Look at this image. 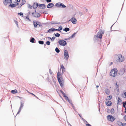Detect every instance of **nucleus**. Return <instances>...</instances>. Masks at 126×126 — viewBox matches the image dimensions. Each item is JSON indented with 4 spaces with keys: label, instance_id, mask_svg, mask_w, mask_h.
Wrapping results in <instances>:
<instances>
[{
    "label": "nucleus",
    "instance_id": "f257e3e1",
    "mask_svg": "<svg viewBox=\"0 0 126 126\" xmlns=\"http://www.w3.org/2000/svg\"><path fill=\"white\" fill-rule=\"evenodd\" d=\"M3 2L5 6H6L8 4H10L9 6L11 8L15 7V4L12 3V0H3Z\"/></svg>",
    "mask_w": 126,
    "mask_h": 126
},
{
    "label": "nucleus",
    "instance_id": "f03ea898",
    "mask_svg": "<svg viewBox=\"0 0 126 126\" xmlns=\"http://www.w3.org/2000/svg\"><path fill=\"white\" fill-rule=\"evenodd\" d=\"M61 75V73L58 72L57 75V78L58 81L61 87H62L63 86V80L62 79V77L61 76L60 77Z\"/></svg>",
    "mask_w": 126,
    "mask_h": 126
},
{
    "label": "nucleus",
    "instance_id": "7ed1b4c3",
    "mask_svg": "<svg viewBox=\"0 0 126 126\" xmlns=\"http://www.w3.org/2000/svg\"><path fill=\"white\" fill-rule=\"evenodd\" d=\"M116 61L117 62H121L123 61L124 60V57L121 54L116 55Z\"/></svg>",
    "mask_w": 126,
    "mask_h": 126
},
{
    "label": "nucleus",
    "instance_id": "20e7f679",
    "mask_svg": "<svg viewBox=\"0 0 126 126\" xmlns=\"http://www.w3.org/2000/svg\"><path fill=\"white\" fill-rule=\"evenodd\" d=\"M104 31L103 30H100L97 33L96 35L97 37L99 38H101L102 37L103 34L104 33Z\"/></svg>",
    "mask_w": 126,
    "mask_h": 126
},
{
    "label": "nucleus",
    "instance_id": "39448f33",
    "mask_svg": "<svg viewBox=\"0 0 126 126\" xmlns=\"http://www.w3.org/2000/svg\"><path fill=\"white\" fill-rule=\"evenodd\" d=\"M59 44L61 46H65L67 44V43L64 40L61 39L58 41Z\"/></svg>",
    "mask_w": 126,
    "mask_h": 126
},
{
    "label": "nucleus",
    "instance_id": "423d86ee",
    "mask_svg": "<svg viewBox=\"0 0 126 126\" xmlns=\"http://www.w3.org/2000/svg\"><path fill=\"white\" fill-rule=\"evenodd\" d=\"M55 6L58 7H61L63 8H66V6L64 5L63 3L61 2H58L56 3L55 5Z\"/></svg>",
    "mask_w": 126,
    "mask_h": 126
},
{
    "label": "nucleus",
    "instance_id": "0eeeda50",
    "mask_svg": "<svg viewBox=\"0 0 126 126\" xmlns=\"http://www.w3.org/2000/svg\"><path fill=\"white\" fill-rule=\"evenodd\" d=\"M117 71L115 70L114 69H113L110 72V75L111 76L114 77L117 75Z\"/></svg>",
    "mask_w": 126,
    "mask_h": 126
},
{
    "label": "nucleus",
    "instance_id": "6e6552de",
    "mask_svg": "<svg viewBox=\"0 0 126 126\" xmlns=\"http://www.w3.org/2000/svg\"><path fill=\"white\" fill-rule=\"evenodd\" d=\"M64 58L65 60H67L69 57L68 52L67 50H65L64 52Z\"/></svg>",
    "mask_w": 126,
    "mask_h": 126
},
{
    "label": "nucleus",
    "instance_id": "1a4fd4ad",
    "mask_svg": "<svg viewBox=\"0 0 126 126\" xmlns=\"http://www.w3.org/2000/svg\"><path fill=\"white\" fill-rule=\"evenodd\" d=\"M108 119L110 121L113 122L115 119L114 117H113L111 115H108L107 116Z\"/></svg>",
    "mask_w": 126,
    "mask_h": 126
},
{
    "label": "nucleus",
    "instance_id": "9d476101",
    "mask_svg": "<svg viewBox=\"0 0 126 126\" xmlns=\"http://www.w3.org/2000/svg\"><path fill=\"white\" fill-rule=\"evenodd\" d=\"M24 103H22V102H20V107L19 108L18 111L17 112L16 115L19 113L20 112L21 110L22 109L24 106Z\"/></svg>",
    "mask_w": 126,
    "mask_h": 126
},
{
    "label": "nucleus",
    "instance_id": "9b49d317",
    "mask_svg": "<svg viewBox=\"0 0 126 126\" xmlns=\"http://www.w3.org/2000/svg\"><path fill=\"white\" fill-rule=\"evenodd\" d=\"M39 8L41 9H44L45 8L46 6L44 4H40L39 3Z\"/></svg>",
    "mask_w": 126,
    "mask_h": 126
},
{
    "label": "nucleus",
    "instance_id": "f8f14e48",
    "mask_svg": "<svg viewBox=\"0 0 126 126\" xmlns=\"http://www.w3.org/2000/svg\"><path fill=\"white\" fill-rule=\"evenodd\" d=\"M125 72L124 69H120L119 72L118 74L120 75H123Z\"/></svg>",
    "mask_w": 126,
    "mask_h": 126
},
{
    "label": "nucleus",
    "instance_id": "ddd939ff",
    "mask_svg": "<svg viewBox=\"0 0 126 126\" xmlns=\"http://www.w3.org/2000/svg\"><path fill=\"white\" fill-rule=\"evenodd\" d=\"M40 14L39 13L36 12L35 10V13L33 15V16L35 17H38L40 16Z\"/></svg>",
    "mask_w": 126,
    "mask_h": 126
},
{
    "label": "nucleus",
    "instance_id": "4468645a",
    "mask_svg": "<svg viewBox=\"0 0 126 126\" xmlns=\"http://www.w3.org/2000/svg\"><path fill=\"white\" fill-rule=\"evenodd\" d=\"M72 22L73 24H76L77 21V20L74 17H73L71 18Z\"/></svg>",
    "mask_w": 126,
    "mask_h": 126
},
{
    "label": "nucleus",
    "instance_id": "2eb2a0df",
    "mask_svg": "<svg viewBox=\"0 0 126 126\" xmlns=\"http://www.w3.org/2000/svg\"><path fill=\"white\" fill-rule=\"evenodd\" d=\"M54 6V4L53 3H49L47 6V8H51L53 7Z\"/></svg>",
    "mask_w": 126,
    "mask_h": 126
},
{
    "label": "nucleus",
    "instance_id": "dca6fc26",
    "mask_svg": "<svg viewBox=\"0 0 126 126\" xmlns=\"http://www.w3.org/2000/svg\"><path fill=\"white\" fill-rule=\"evenodd\" d=\"M37 21L36 20H34L33 21V24L34 27L35 28H36L37 27V26L38 25V23L37 22Z\"/></svg>",
    "mask_w": 126,
    "mask_h": 126
},
{
    "label": "nucleus",
    "instance_id": "f3484780",
    "mask_svg": "<svg viewBox=\"0 0 126 126\" xmlns=\"http://www.w3.org/2000/svg\"><path fill=\"white\" fill-rule=\"evenodd\" d=\"M26 2L25 0H22L21 3L19 5L18 8H20L21 7L23 4H24Z\"/></svg>",
    "mask_w": 126,
    "mask_h": 126
},
{
    "label": "nucleus",
    "instance_id": "a211bd4d",
    "mask_svg": "<svg viewBox=\"0 0 126 126\" xmlns=\"http://www.w3.org/2000/svg\"><path fill=\"white\" fill-rule=\"evenodd\" d=\"M30 41V42L33 43H35L36 42V40L33 37H31Z\"/></svg>",
    "mask_w": 126,
    "mask_h": 126
},
{
    "label": "nucleus",
    "instance_id": "6ab92c4d",
    "mask_svg": "<svg viewBox=\"0 0 126 126\" xmlns=\"http://www.w3.org/2000/svg\"><path fill=\"white\" fill-rule=\"evenodd\" d=\"M105 92L106 94L108 95H109L110 93V90L108 89H106L105 90Z\"/></svg>",
    "mask_w": 126,
    "mask_h": 126
},
{
    "label": "nucleus",
    "instance_id": "aec40b11",
    "mask_svg": "<svg viewBox=\"0 0 126 126\" xmlns=\"http://www.w3.org/2000/svg\"><path fill=\"white\" fill-rule=\"evenodd\" d=\"M61 69H62V72L63 73L65 71V68L63 65L61 66Z\"/></svg>",
    "mask_w": 126,
    "mask_h": 126
},
{
    "label": "nucleus",
    "instance_id": "412c9836",
    "mask_svg": "<svg viewBox=\"0 0 126 126\" xmlns=\"http://www.w3.org/2000/svg\"><path fill=\"white\" fill-rule=\"evenodd\" d=\"M37 22L38 23V25L41 28L43 27L42 25L44 24V23H42L38 21H37Z\"/></svg>",
    "mask_w": 126,
    "mask_h": 126
},
{
    "label": "nucleus",
    "instance_id": "4be33fe9",
    "mask_svg": "<svg viewBox=\"0 0 126 126\" xmlns=\"http://www.w3.org/2000/svg\"><path fill=\"white\" fill-rule=\"evenodd\" d=\"M112 97V96L111 95H110L109 96H108L107 97V98L106 99V101H107V100H110Z\"/></svg>",
    "mask_w": 126,
    "mask_h": 126
},
{
    "label": "nucleus",
    "instance_id": "5701e85b",
    "mask_svg": "<svg viewBox=\"0 0 126 126\" xmlns=\"http://www.w3.org/2000/svg\"><path fill=\"white\" fill-rule=\"evenodd\" d=\"M51 24H60V23H58L57 22H55L52 21L50 22Z\"/></svg>",
    "mask_w": 126,
    "mask_h": 126
},
{
    "label": "nucleus",
    "instance_id": "b1692460",
    "mask_svg": "<svg viewBox=\"0 0 126 126\" xmlns=\"http://www.w3.org/2000/svg\"><path fill=\"white\" fill-rule=\"evenodd\" d=\"M111 104L112 103L111 101H108L106 103V105L108 106H110Z\"/></svg>",
    "mask_w": 126,
    "mask_h": 126
},
{
    "label": "nucleus",
    "instance_id": "393cba45",
    "mask_svg": "<svg viewBox=\"0 0 126 126\" xmlns=\"http://www.w3.org/2000/svg\"><path fill=\"white\" fill-rule=\"evenodd\" d=\"M63 31H65L66 32L69 31L70 30V29L67 27H66L64 28V29H63Z\"/></svg>",
    "mask_w": 126,
    "mask_h": 126
},
{
    "label": "nucleus",
    "instance_id": "a878e982",
    "mask_svg": "<svg viewBox=\"0 0 126 126\" xmlns=\"http://www.w3.org/2000/svg\"><path fill=\"white\" fill-rule=\"evenodd\" d=\"M17 92V91L16 89L12 90L11 91V93L13 94H15Z\"/></svg>",
    "mask_w": 126,
    "mask_h": 126
},
{
    "label": "nucleus",
    "instance_id": "bb28decb",
    "mask_svg": "<svg viewBox=\"0 0 126 126\" xmlns=\"http://www.w3.org/2000/svg\"><path fill=\"white\" fill-rule=\"evenodd\" d=\"M122 101V100L120 98L118 97V98L117 103V104L118 105H119V103Z\"/></svg>",
    "mask_w": 126,
    "mask_h": 126
},
{
    "label": "nucleus",
    "instance_id": "cd10ccee",
    "mask_svg": "<svg viewBox=\"0 0 126 126\" xmlns=\"http://www.w3.org/2000/svg\"><path fill=\"white\" fill-rule=\"evenodd\" d=\"M117 124L119 126H122V125H123V123L120 121L117 122Z\"/></svg>",
    "mask_w": 126,
    "mask_h": 126
},
{
    "label": "nucleus",
    "instance_id": "c85d7f7f",
    "mask_svg": "<svg viewBox=\"0 0 126 126\" xmlns=\"http://www.w3.org/2000/svg\"><path fill=\"white\" fill-rule=\"evenodd\" d=\"M54 35L56 37H59L60 35V34H59L58 33H57L56 34L54 33Z\"/></svg>",
    "mask_w": 126,
    "mask_h": 126
},
{
    "label": "nucleus",
    "instance_id": "c756f323",
    "mask_svg": "<svg viewBox=\"0 0 126 126\" xmlns=\"http://www.w3.org/2000/svg\"><path fill=\"white\" fill-rule=\"evenodd\" d=\"M55 51L57 53H59L60 52V50L58 48L56 47L55 49Z\"/></svg>",
    "mask_w": 126,
    "mask_h": 126
},
{
    "label": "nucleus",
    "instance_id": "7c9ffc66",
    "mask_svg": "<svg viewBox=\"0 0 126 126\" xmlns=\"http://www.w3.org/2000/svg\"><path fill=\"white\" fill-rule=\"evenodd\" d=\"M110 112H111V114H113L114 113L115 111H114V109L113 108H112L110 110Z\"/></svg>",
    "mask_w": 126,
    "mask_h": 126
},
{
    "label": "nucleus",
    "instance_id": "2f4dec72",
    "mask_svg": "<svg viewBox=\"0 0 126 126\" xmlns=\"http://www.w3.org/2000/svg\"><path fill=\"white\" fill-rule=\"evenodd\" d=\"M78 31L77 32H76L74 33H73L72 35L71 36L70 38H73L75 36V34L77 33Z\"/></svg>",
    "mask_w": 126,
    "mask_h": 126
},
{
    "label": "nucleus",
    "instance_id": "473e14b6",
    "mask_svg": "<svg viewBox=\"0 0 126 126\" xmlns=\"http://www.w3.org/2000/svg\"><path fill=\"white\" fill-rule=\"evenodd\" d=\"M64 98L67 101L68 100H69L68 97L66 95V94H65L63 96Z\"/></svg>",
    "mask_w": 126,
    "mask_h": 126
},
{
    "label": "nucleus",
    "instance_id": "72a5a7b5",
    "mask_svg": "<svg viewBox=\"0 0 126 126\" xmlns=\"http://www.w3.org/2000/svg\"><path fill=\"white\" fill-rule=\"evenodd\" d=\"M98 38L96 35L95 36H94V40L95 41H96V40H97Z\"/></svg>",
    "mask_w": 126,
    "mask_h": 126
},
{
    "label": "nucleus",
    "instance_id": "f704fd0d",
    "mask_svg": "<svg viewBox=\"0 0 126 126\" xmlns=\"http://www.w3.org/2000/svg\"><path fill=\"white\" fill-rule=\"evenodd\" d=\"M84 122H86V123H87V124H86V126H92L90 124L88 123V122L85 120L84 119Z\"/></svg>",
    "mask_w": 126,
    "mask_h": 126
},
{
    "label": "nucleus",
    "instance_id": "c9c22d12",
    "mask_svg": "<svg viewBox=\"0 0 126 126\" xmlns=\"http://www.w3.org/2000/svg\"><path fill=\"white\" fill-rule=\"evenodd\" d=\"M38 43L39 44L41 45H43L44 44V42L43 41L41 40H39L38 41Z\"/></svg>",
    "mask_w": 126,
    "mask_h": 126
},
{
    "label": "nucleus",
    "instance_id": "e433bc0d",
    "mask_svg": "<svg viewBox=\"0 0 126 126\" xmlns=\"http://www.w3.org/2000/svg\"><path fill=\"white\" fill-rule=\"evenodd\" d=\"M52 32L53 31V30L52 29V28H50L48 30H47V32H48L49 33H51V32Z\"/></svg>",
    "mask_w": 126,
    "mask_h": 126
},
{
    "label": "nucleus",
    "instance_id": "4c0bfd02",
    "mask_svg": "<svg viewBox=\"0 0 126 126\" xmlns=\"http://www.w3.org/2000/svg\"><path fill=\"white\" fill-rule=\"evenodd\" d=\"M59 30V31L60 32H61V30H62V27L60 26V27H59L58 28V29Z\"/></svg>",
    "mask_w": 126,
    "mask_h": 126
},
{
    "label": "nucleus",
    "instance_id": "58836bf2",
    "mask_svg": "<svg viewBox=\"0 0 126 126\" xmlns=\"http://www.w3.org/2000/svg\"><path fill=\"white\" fill-rule=\"evenodd\" d=\"M35 5V3H34L32 5L33 8L34 9H35L37 8V7H36V6Z\"/></svg>",
    "mask_w": 126,
    "mask_h": 126
},
{
    "label": "nucleus",
    "instance_id": "ea45409f",
    "mask_svg": "<svg viewBox=\"0 0 126 126\" xmlns=\"http://www.w3.org/2000/svg\"><path fill=\"white\" fill-rule=\"evenodd\" d=\"M14 21H15V23L16 24L17 27L18 28L19 26H18V22L16 20H15Z\"/></svg>",
    "mask_w": 126,
    "mask_h": 126
},
{
    "label": "nucleus",
    "instance_id": "a19ab883",
    "mask_svg": "<svg viewBox=\"0 0 126 126\" xmlns=\"http://www.w3.org/2000/svg\"><path fill=\"white\" fill-rule=\"evenodd\" d=\"M56 37H55L53 36L51 38V41L52 42H53L54 40L55 39Z\"/></svg>",
    "mask_w": 126,
    "mask_h": 126
},
{
    "label": "nucleus",
    "instance_id": "79ce46f5",
    "mask_svg": "<svg viewBox=\"0 0 126 126\" xmlns=\"http://www.w3.org/2000/svg\"><path fill=\"white\" fill-rule=\"evenodd\" d=\"M46 44L48 45H49L50 44V42L49 41H47L46 42Z\"/></svg>",
    "mask_w": 126,
    "mask_h": 126
},
{
    "label": "nucleus",
    "instance_id": "37998d69",
    "mask_svg": "<svg viewBox=\"0 0 126 126\" xmlns=\"http://www.w3.org/2000/svg\"><path fill=\"white\" fill-rule=\"evenodd\" d=\"M60 91L61 93L62 94L63 96L64 95L66 94L64 93L63 92L62 90H60Z\"/></svg>",
    "mask_w": 126,
    "mask_h": 126
},
{
    "label": "nucleus",
    "instance_id": "c03bdc74",
    "mask_svg": "<svg viewBox=\"0 0 126 126\" xmlns=\"http://www.w3.org/2000/svg\"><path fill=\"white\" fill-rule=\"evenodd\" d=\"M123 106L124 108H126V104L124 102L123 103Z\"/></svg>",
    "mask_w": 126,
    "mask_h": 126
},
{
    "label": "nucleus",
    "instance_id": "a18cd8bd",
    "mask_svg": "<svg viewBox=\"0 0 126 126\" xmlns=\"http://www.w3.org/2000/svg\"><path fill=\"white\" fill-rule=\"evenodd\" d=\"M28 7L29 8L31 9L32 8V7L30 4H29L28 5Z\"/></svg>",
    "mask_w": 126,
    "mask_h": 126
},
{
    "label": "nucleus",
    "instance_id": "49530a36",
    "mask_svg": "<svg viewBox=\"0 0 126 126\" xmlns=\"http://www.w3.org/2000/svg\"><path fill=\"white\" fill-rule=\"evenodd\" d=\"M115 86L116 89H117L119 88V85L118 84H117V82L115 84Z\"/></svg>",
    "mask_w": 126,
    "mask_h": 126
},
{
    "label": "nucleus",
    "instance_id": "de8ad7c7",
    "mask_svg": "<svg viewBox=\"0 0 126 126\" xmlns=\"http://www.w3.org/2000/svg\"><path fill=\"white\" fill-rule=\"evenodd\" d=\"M26 18L29 21H31V20L29 18V16H27L26 17Z\"/></svg>",
    "mask_w": 126,
    "mask_h": 126
},
{
    "label": "nucleus",
    "instance_id": "09e8293b",
    "mask_svg": "<svg viewBox=\"0 0 126 126\" xmlns=\"http://www.w3.org/2000/svg\"><path fill=\"white\" fill-rule=\"evenodd\" d=\"M18 15L19 16H23V14L22 13L20 12L18 13Z\"/></svg>",
    "mask_w": 126,
    "mask_h": 126
},
{
    "label": "nucleus",
    "instance_id": "8fccbe9b",
    "mask_svg": "<svg viewBox=\"0 0 126 126\" xmlns=\"http://www.w3.org/2000/svg\"><path fill=\"white\" fill-rule=\"evenodd\" d=\"M70 39H71V38H70V37H69L68 38H65L64 39V40H70Z\"/></svg>",
    "mask_w": 126,
    "mask_h": 126
},
{
    "label": "nucleus",
    "instance_id": "3c124183",
    "mask_svg": "<svg viewBox=\"0 0 126 126\" xmlns=\"http://www.w3.org/2000/svg\"><path fill=\"white\" fill-rule=\"evenodd\" d=\"M124 69L125 71V72H126V65L124 66Z\"/></svg>",
    "mask_w": 126,
    "mask_h": 126
},
{
    "label": "nucleus",
    "instance_id": "603ef678",
    "mask_svg": "<svg viewBox=\"0 0 126 126\" xmlns=\"http://www.w3.org/2000/svg\"><path fill=\"white\" fill-rule=\"evenodd\" d=\"M110 109H109V108L107 109V112L108 113H109L110 112Z\"/></svg>",
    "mask_w": 126,
    "mask_h": 126
},
{
    "label": "nucleus",
    "instance_id": "864d4df0",
    "mask_svg": "<svg viewBox=\"0 0 126 126\" xmlns=\"http://www.w3.org/2000/svg\"><path fill=\"white\" fill-rule=\"evenodd\" d=\"M46 2L47 3H49L51 1V0H46Z\"/></svg>",
    "mask_w": 126,
    "mask_h": 126
},
{
    "label": "nucleus",
    "instance_id": "5fc2aeb1",
    "mask_svg": "<svg viewBox=\"0 0 126 126\" xmlns=\"http://www.w3.org/2000/svg\"><path fill=\"white\" fill-rule=\"evenodd\" d=\"M15 4V7L17 5H19V3L18 2H16V3Z\"/></svg>",
    "mask_w": 126,
    "mask_h": 126
},
{
    "label": "nucleus",
    "instance_id": "6e6d98bb",
    "mask_svg": "<svg viewBox=\"0 0 126 126\" xmlns=\"http://www.w3.org/2000/svg\"><path fill=\"white\" fill-rule=\"evenodd\" d=\"M67 101L69 102V103L70 104L72 102V101H71L69 100H68Z\"/></svg>",
    "mask_w": 126,
    "mask_h": 126
},
{
    "label": "nucleus",
    "instance_id": "4d7b16f0",
    "mask_svg": "<svg viewBox=\"0 0 126 126\" xmlns=\"http://www.w3.org/2000/svg\"><path fill=\"white\" fill-rule=\"evenodd\" d=\"M36 6V7H37H37L38 6H39V3H36V4H35V5Z\"/></svg>",
    "mask_w": 126,
    "mask_h": 126
},
{
    "label": "nucleus",
    "instance_id": "13d9d810",
    "mask_svg": "<svg viewBox=\"0 0 126 126\" xmlns=\"http://www.w3.org/2000/svg\"><path fill=\"white\" fill-rule=\"evenodd\" d=\"M122 126H126V123H123V125Z\"/></svg>",
    "mask_w": 126,
    "mask_h": 126
},
{
    "label": "nucleus",
    "instance_id": "bf43d9fd",
    "mask_svg": "<svg viewBox=\"0 0 126 126\" xmlns=\"http://www.w3.org/2000/svg\"><path fill=\"white\" fill-rule=\"evenodd\" d=\"M52 30H53V32H54V31H56V29L55 28H52Z\"/></svg>",
    "mask_w": 126,
    "mask_h": 126
},
{
    "label": "nucleus",
    "instance_id": "052dcab7",
    "mask_svg": "<svg viewBox=\"0 0 126 126\" xmlns=\"http://www.w3.org/2000/svg\"><path fill=\"white\" fill-rule=\"evenodd\" d=\"M125 120L126 121V115H125L124 116Z\"/></svg>",
    "mask_w": 126,
    "mask_h": 126
},
{
    "label": "nucleus",
    "instance_id": "680f3d73",
    "mask_svg": "<svg viewBox=\"0 0 126 126\" xmlns=\"http://www.w3.org/2000/svg\"><path fill=\"white\" fill-rule=\"evenodd\" d=\"M49 72L50 74H52L51 71L50 69L49 70Z\"/></svg>",
    "mask_w": 126,
    "mask_h": 126
},
{
    "label": "nucleus",
    "instance_id": "e2e57ef3",
    "mask_svg": "<svg viewBox=\"0 0 126 126\" xmlns=\"http://www.w3.org/2000/svg\"><path fill=\"white\" fill-rule=\"evenodd\" d=\"M30 12H28V15L27 16H29V15H30Z\"/></svg>",
    "mask_w": 126,
    "mask_h": 126
},
{
    "label": "nucleus",
    "instance_id": "0e129e2a",
    "mask_svg": "<svg viewBox=\"0 0 126 126\" xmlns=\"http://www.w3.org/2000/svg\"><path fill=\"white\" fill-rule=\"evenodd\" d=\"M29 93L31 94H32V95H34V96H35V95L34 94L32 93H30V92H29Z\"/></svg>",
    "mask_w": 126,
    "mask_h": 126
},
{
    "label": "nucleus",
    "instance_id": "69168bd1",
    "mask_svg": "<svg viewBox=\"0 0 126 126\" xmlns=\"http://www.w3.org/2000/svg\"><path fill=\"white\" fill-rule=\"evenodd\" d=\"M124 95L125 96H126V97H125V98H126V92H125V93H124Z\"/></svg>",
    "mask_w": 126,
    "mask_h": 126
},
{
    "label": "nucleus",
    "instance_id": "338daca9",
    "mask_svg": "<svg viewBox=\"0 0 126 126\" xmlns=\"http://www.w3.org/2000/svg\"><path fill=\"white\" fill-rule=\"evenodd\" d=\"M78 114L80 118H82V117L81 116L80 114L79 113Z\"/></svg>",
    "mask_w": 126,
    "mask_h": 126
},
{
    "label": "nucleus",
    "instance_id": "774afa93",
    "mask_svg": "<svg viewBox=\"0 0 126 126\" xmlns=\"http://www.w3.org/2000/svg\"><path fill=\"white\" fill-rule=\"evenodd\" d=\"M34 14H35V13L33 12L31 14H32V15L33 16L34 15Z\"/></svg>",
    "mask_w": 126,
    "mask_h": 126
}]
</instances>
